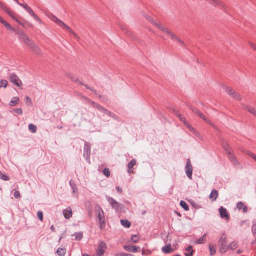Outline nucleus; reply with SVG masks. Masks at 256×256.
<instances>
[{"label":"nucleus","mask_w":256,"mask_h":256,"mask_svg":"<svg viewBox=\"0 0 256 256\" xmlns=\"http://www.w3.org/2000/svg\"><path fill=\"white\" fill-rule=\"evenodd\" d=\"M18 35L20 38L22 40L26 46L32 52L40 56L43 55L42 52L40 48L22 30L18 32Z\"/></svg>","instance_id":"obj_1"},{"label":"nucleus","mask_w":256,"mask_h":256,"mask_svg":"<svg viewBox=\"0 0 256 256\" xmlns=\"http://www.w3.org/2000/svg\"><path fill=\"white\" fill-rule=\"evenodd\" d=\"M95 212L100 220V228L102 229L105 226L106 222L104 212L102 209L99 206H96L95 207Z\"/></svg>","instance_id":"obj_2"},{"label":"nucleus","mask_w":256,"mask_h":256,"mask_svg":"<svg viewBox=\"0 0 256 256\" xmlns=\"http://www.w3.org/2000/svg\"><path fill=\"white\" fill-rule=\"evenodd\" d=\"M226 240V236L224 234L222 236L218 241L219 251L222 254L226 253L228 250V246L227 245Z\"/></svg>","instance_id":"obj_3"},{"label":"nucleus","mask_w":256,"mask_h":256,"mask_svg":"<svg viewBox=\"0 0 256 256\" xmlns=\"http://www.w3.org/2000/svg\"><path fill=\"white\" fill-rule=\"evenodd\" d=\"M9 80H10V82H12L13 84L20 88V89L22 88V86H23L22 82L18 76L16 75L15 73H12L10 74V76H9Z\"/></svg>","instance_id":"obj_4"},{"label":"nucleus","mask_w":256,"mask_h":256,"mask_svg":"<svg viewBox=\"0 0 256 256\" xmlns=\"http://www.w3.org/2000/svg\"><path fill=\"white\" fill-rule=\"evenodd\" d=\"M19 5L24 8L27 12L34 18L40 24H42V20L26 4H19Z\"/></svg>","instance_id":"obj_5"},{"label":"nucleus","mask_w":256,"mask_h":256,"mask_svg":"<svg viewBox=\"0 0 256 256\" xmlns=\"http://www.w3.org/2000/svg\"><path fill=\"white\" fill-rule=\"evenodd\" d=\"M91 155V146L90 144L88 142H86L84 146V156L86 160L89 163H90V158Z\"/></svg>","instance_id":"obj_6"},{"label":"nucleus","mask_w":256,"mask_h":256,"mask_svg":"<svg viewBox=\"0 0 256 256\" xmlns=\"http://www.w3.org/2000/svg\"><path fill=\"white\" fill-rule=\"evenodd\" d=\"M0 22L2 23L8 30L15 32L16 34H18V32L21 30L18 28H12L8 22H6L1 16H0Z\"/></svg>","instance_id":"obj_7"},{"label":"nucleus","mask_w":256,"mask_h":256,"mask_svg":"<svg viewBox=\"0 0 256 256\" xmlns=\"http://www.w3.org/2000/svg\"><path fill=\"white\" fill-rule=\"evenodd\" d=\"M210 4L214 6L218 7L219 8L224 10L225 12L226 11V5L220 0H210Z\"/></svg>","instance_id":"obj_8"},{"label":"nucleus","mask_w":256,"mask_h":256,"mask_svg":"<svg viewBox=\"0 0 256 256\" xmlns=\"http://www.w3.org/2000/svg\"><path fill=\"white\" fill-rule=\"evenodd\" d=\"M228 158L231 164L235 167H239L240 164L234 154V152H228Z\"/></svg>","instance_id":"obj_9"},{"label":"nucleus","mask_w":256,"mask_h":256,"mask_svg":"<svg viewBox=\"0 0 256 256\" xmlns=\"http://www.w3.org/2000/svg\"><path fill=\"white\" fill-rule=\"evenodd\" d=\"M107 248L106 244L104 242H100L96 250L98 256H103Z\"/></svg>","instance_id":"obj_10"},{"label":"nucleus","mask_w":256,"mask_h":256,"mask_svg":"<svg viewBox=\"0 0 256 256\" xmlns=\"http://www.w3.org/2000/svg\"><path fill=\"white\" fill-rule=\"evenodd\" d=\"M11 18H12L14 20H15L20 25L22 26L24 28H26L25 24H26V22H24V21L26 20L22 19L20 16H17L15 12L12 15Z\"/></svg>","instance_id":"obj_11"},{"label":"nucleus","mask_w":256,"mask_h":256,"mask_svg":"<svg viewBox=\"0 0 256 256\" xmlns=\"http://www.w3.org/2000/svg\"><path fill=\"white\" fill-rule=\"evenodd\" d=\"M186 174L187 176H192L193 167L191 164L190 159H188L185 167Z\"/></svg>","instance_id":"obj_12"},{"label":"nucleus","mask_w":256,"mask_h":256,"mask_svg":"<svg viewBox=\"0 0 256 256\" xmlns=\"http://www.w3.org/2000/svg\"><path fill=\"white\" fill-rule=\"evenodd\" d=\"M200 118L203 120L206 124L212 126L215 130H218V128L209 119H208L202 112H200L197 115Z\"/></svg>","instance_id":"obj_13"},{"label":"nucleus","mask_w":256,"mask_h":256,"mask_svg":"<svg viewBox=\"0 0 256 256\" xmlns=\"http://www.w3.org/2000/svg\"><path fill=\"white\" fill-rule=\"evenodd\" d=\"M108 202H110V204H111L112 207L116 209V210H119L122 208V205L119 204L118 202H117L116 200H115L114 199L108 198Z\"/></svg>","instance_id":"obj_14"},{"label":"nucleus","mask_w":256,"mask_h":256,"mask_svg":"<svg viewBox=\"0 0 256 256\" xmlns=\"http://www.w3.org/2000/svg\"><path fill=\"white\" fill-rule=\"evenodd\" d=\"M219 212L222 218H224L226 220H230V216L226 208L222 206L220 208Z\"/></svg>","instance_id":"obj_15"},{"label":"nucleus","mask_w":256,"mask_h":256,"mask_svg":"<svg viewBox=\"0 0 256 256\" xmlns=\"http://www.w3.org/2000/svg\"><path fill=\"white\" fill-rule=\"evenodd\" d=\"M124 248L126 250L131 252H140V248L136 246H125Z\"/></svg>","instance_id":"obj_16"},{"label":"nucleus","mask_w":256,"mask_h":256,"mask_svg":"<svg viewBox=\"0 0 256 256\" xmlns=\"http://www.w3.org/2000/svg\"><path fill=\"white\" fill-rule=\"evenodd\" d=\"M0 8L4 10L10 17L12 16V15L14 13V12L12 11L2 2L0 5Z\"/></svg>","instance_id":"obj_17"},{"label":"nucleus","mask_w":256,"mask_h":256,"mask_svg":"<svg viewBox=\"0 0 256 256\" xmlns=\"http://www.w3.org/2000/svg\"><path fill=\"white\" fill-rule=\"evenodd\" d=\"M136 161L135 159L132 160L128 164V172L130 174H134L133 170H132L134 166L136 164Z\"/></svg>","instance_id":"obj_18"},{"label":"nucleus","mask_w":256,"mask_h":256,"mask_svg":"<svg viewBox=\"0 0 256 256\" xmlns=\"http://www.w3.org/2000/svg\"><path fill=\"white\" fill-rule=\"evenodd\" d=\"M240 151L242 153L248 155L250 158H252L256 162V154H255L254 153H252L251 152H250V150L244 149V148H241Z\"/></svg>","instance_id":"obj_19"},{"label":"nucleus","mask_w":256,"mask_h":256,"mask_svg":"<svg viewBox=\"0 0 256 256\" xmlns=\"http://www.w3.org/2000/svg\"><path fill=\"white\" fill-rule=\"evenodd\" d=\"M240 151L242 153L248 155L250 158H252L256 162V154H255L254 153H252L251 152H250V150L244 149V148H241Z\"/></svg>","instance_id":"obj_20"},{"label":"nucleus","mask_w":256,"mask_h":256,"mask_svg":"<svg viewBox=\"0 0 256 256\" xmlns=\"http://www.w3.org/2000/svg\"><path fill=\"white\" fill-rule=\"evenodd\" d=\"M75 81H76V82L78 84L82 85V86H84L87 90H88L92 92L95 95L98 96L97 91L96 90H95L93 88L88 86L86 84H84L83 82H81L78 80H75Z\"/></svg>","instance_id":"obj_21"},{"label":"nucleus","mask_w":256,"mask_h":256,"mask_svg":"<svg viewBox=\"0 0 256 256\" xmlns=\"http://www.w3.org/2000/svg\"><path fill=\"white\" fill-rule=\"evenodd\" d=\"M158 28L162 32L168 34L169 36H170V35L172 34L173 32L170 29L164 26L162 24H158Z\"/></svg>","instance_id":"obj_22"},{"label":"nucleus","mask_w":256,"mask_h":256,"mask_svg":"<svg viewBox=\"0 0 256 256\" xmlns=\"http://www.w3.org/2000/svg\"><path fill=\"white\" fill-rule=\"evenodd\" d=\"M158 28L162 32L168 34L169 36H170V35L172 34L173 32L170 29L164 26L162 24H158Z\"/></svg>","instance_id":"obj_23"},{"label":"nucleus","mask_w":256,"mask_h":256,"mask_svg":"<svg viewBox=\"0 0 256 256\" xmlns=\"http://www.w3.org/2000/svg\"><path fill=\"white\" fill-rule=\"evenodd\" d=\"M170 36L172 40H176L182 46H186L184 42L174 32L172 33V34L170 35Z\"/></svg>","instance_id":"obj_24"},{"label":"nucleus","mask_w":256,"mask_h":256,"mask_svg":"<svg viewBox=\"0 0 256 256\" xmlns=\"http://www.w3.org/2000/svg\"><path fill=\"white\" fill-rule=\"evenodd\" d=\"M63 214L66 219L70 218L72 215V210L70 208H68L63 212Z\"/></svg>","instance_id":"obj_25"},{"label":"nucleus","mask_w":256,"mask_h":256,"mask_svg":"<svg viewBox=\"0 0 256 256\" xmlns=\"http://www.w3.org/2000/svg\"><path fill=\"white\" fill-rule=\"evenodd\" d=\"M218 196V192L216 190H213L210 196V199L211 201H215Z\"/></svg>","instance_id":"obj_26"},{"label":"nucleus","mask_w":256,"mask_h":256,"mask_svg":"<svg viewBox=\"0 0 256 256\" xmlns=\"http://www.w3.org/2000/svg\"><path fill=\"white\" fill-rule=\"evenodd\" d=\"M20 101L18 97L16 96L12 98L11 101L10 102V106H14L16 105Z\"/></svg>","instance_id":"obj_27"},{"label":"nucleus","mask_w":256,"mask_h":256,"mask_svg":"<svg viewBox=\"0 0 256 256\" xmlns=\"http://www.w3.org/2000/svg\"><path fill=\"white\" fill-rule=\"evenodd\" d=\"M162 251L165 254H169L173 252L174 250L172 248L170 245H168L162 248Z\"/></svg>","instance_id":"obj_28"},{"label":"nucleus","mask_w":256,"mask_h":256,"mask_svg":"<svg viewBox=\"0 0 256 256\" xmlns=\"http://www.w3.org/2000/svg\"><path fill=\"white\" fill-rule=\"evenodd\" d=\"M187 252L185 253L186 256H192L194 250L192 249V246H190L186 248Z\"/></svg>","instance_id":"obj_29"},{"label":"nucleus","mask_w":256,"mask_h":256,"mask_svg":"<svg viewBox=\"0 0 256 256\" xmlns=\"http://www.w3.org/2000/svg\"><path fill=\"white\" fill-rule=\"evenodd\" d=\"M245 109L249 112L256 116V108L249 106H246Z\"/></svg>","instance_id":"obj_30"},{"label":"nucleus","mask_w":256,"mask_h":256,"mask_svg":"<svg viewBox=\"0 0 256 256\" xmlns=\"http://www.w3.org/2000/svg\"><path fill=\"white\" fill-rule=\"evenodd\" d=\"M237 208L240 210L242 209L243 212L244 213L248 211L246 206H245L244 204L242 202H241L238 203V204H237Z\"/></svg>","instance_id":"obj_31"},{"label":"nucleus","mask_w":256,"mask_h":256,"mask_svg":"<svg viewBox=\"0 0 256 256\" xmlns=\"http://www.w3.org/2000/svg\"><path fill=\"white\" fill-rule=\"evenodd\" d=\"M209 249L210 251V254L211 256H214L216 253V246L212 244H210L209 245Z\"/></svg>","instance_id":"obj_32"},{"label":"nucleus","mask_w":256,"mask_h":256,"mask_svg":"<svg viewBox=\"0 0 256 256\" xmlns=\"http://www.w3.org/2000/svg\"><path fill=\"white\" fill-rule=\"evenodd\" d=\"M185 126L189 130L193 132L194 134H198V132L188 122L186 124Z\"/></svg>","instance_id":"obj_33"},{"label":"nucleus","mask_w":256,"mask_h":256,"mask_svg":"<svg viewBox=\"0 0 256 256\" xmlns=\"http://www.w3.org/2000/svg\"><path fill=\"white\" fill-rule=\"evenodd\" d=\"M238 247V244L236 242H234L228 245V250H234Z\"/></svg>","instance_id":"obj_34"},{"label":"nucleus","mask_w":256,"mask_h":256,"mask_svg":"<svg viewBox=\"0 0 256 256\" xmlns=\"http://www.w3.org/2000/svg\"><path fill=\"white\" fill-rule=\"evenodd\" d=\"M120 222L122 226L125 228H129L131 226L130 222L128 220H120Z\"/></svg>","instance_id":"obj_35"},{"label":"nucleus","mask_w":256,"mask_h":256,"mask_svg":"<svg viewBox=\"0 0 256 256\" xmlns=\"http://www.w3.org/2000/svg\"><path fill=\"white\" fill-rule=\"evenodd\" d=\"M225 90L226 92H228L232 97L234 96V95L236 94L235 91L231 88L226 87Z\"/></svg>","instance_id":"obj_36"},{"label":"nucleus","mask_w":256,"mask_h":256,"mask_svg":"<svg viewBox=\"0 0 256 256\" xmlns=\"http://www.w3.org/2000/svg\"><path fill=\"white\" fill-rule=\"evenodd\" d=\"M147 19L150 22H152V24L156 26L158 28V24H162L160 23H158L157 22L156 20H154L152 17H150V16H148L147 18Z\"/></svg>","instance_id":"obj_37"},{"label":"nucleus","mask_w":256,"mask_h":256,"mask_svg":"<svg viewBox=\"0 0 256 256\" xmlns=\"http://www.w3.org/2000/svg\"><path fill=\"white\" fill-rule=\"evenodd\" d=\"M56 252L59 256H63L66 254V250L65 248H58Z\"/></svg>","instance_id":"obj_38"},{"label":"nucleus","mask_w":256,"mask_h":256,"mask_svg":"<svg viewBox=\"0 0 256 256\" xmlns=\"http://www.w3.org/2000/svg\"><path fill=\"white\" fill-rule=\"evenodd\" d=\"M8 84L6 80H2L0 81V88H6Z\"/></svg>","instance_id":"obj_39"},{"label":"nucleus","mask_w":256,"mask_h":256,"mask_svg":"<svg viewBox=\"0 0 256 256\" xmlns=\"http://www.w3.org/2000/svg\"><path fill=\"white\" fill-rule=\"evenodd\" d=\"M180 205L185 210L188 211L189 210V206L185 202L181 201Z\"/></svg>","instance_id":"obj_40"},{"label":"nucleus","mask_w":256,"mask_h":256,"mask_svg":"<svg viewBox=\"0 0 256 256\" xmlns=\"http://www.w3.org/2000/svg\"><path fill=\"white\" fill-rule=\"evenodd\" d=\"M140 238L137 235H133L132 236L131 242L134 244H136L138 242Z\"/></svg>","instance_id":"obj_41"},{"label":"nucleus","mask_w":256,"mask_h":256,"mask_svg":"<svg viewBox=\"0 0 256 256\" xmlns=\"http://www.w3.org/2000/svg\"><path fill=\"white\" fill-rule=\"evenodd\" d=\"M52 20L55 22L56 23L58 26H62V24L64 23V22H62V20H59L58 18L56 17V16H54V18L52 19Z\"/></svg>","instance_id":"obj_42"},{"label":"nucleus","mask_w":256,"mask_h":256,"mask_svg":"<svg viewBox=\"0 0 256 256\" xmlns=\"http://www.w3.org/2000/svg\"><path fill=\"white\" fill-rule=\"evenodd\" d=\"M206 234H204L202 238H199L196 244H203L204 242V241L206 240Z\"/></svg>","instance_id":"obj_43"},{"label":"nucleus","mask_w":256,"mask_h":256,"mask_svg":"<svg viewBox=\"0 0 256 256\" xmlns=\"http://www.w3.org/2000/svg\"><path fill=\"white\" fill-rule=\"evenodd\" d=\"M29 130L32 132L35 133L36 132L37 128L36 126L33 124H30L28 126Z\"/></svg>","instance_id":"obj_44"},{"label":"nucleus","mask_w":256,"mask_h":256,"mask_svg":"<svg viewBox=\"0 0 256 256\" xmlns=\"http://www.w3.org/2000/svg\"><path fill=\"white\" fill-rule=\"evenodd\" d=\"M221 143L222 147L224 149L226 147H228L229 144L226 140L222 139L221 140Z\"/></svg>","instance_id":"obj_45"},{"label":"nucleus","mask_w":256,"mask_h":256,"mask_svg":"<svg viewBox=\"0 0 256 256\" xmlns=\"http://www.w3.org/2000/svg\"><path fill=\"white\" fill-rule=\"evenodd\" d=\"M98 110H99L100 111H101L104 114H106V112L108 111V110L107 109L102 107L100 105V106H98Z\"/></svg>","instance_id":"obj_46"},{"label":"nucleus","mask_w":256,"mask_h":256,"mask_svg":"<svg viewBox=\"0 0 256 256\" xmlns=\"http://www.w3.org/2000/svg\"><path fill=\"white\" fill-rule=\"evenodd\" d=\"M103 174L105 176H110V172L108 168H105L103 170Z\"/></svg>","instance_id":"obj_47"},{"label":"nucleus","mask_w":256,"mask_h":256,"mask_svg":"<svg viewBox=\"0 0 256 256\" xmlns=\"http://www.w3.org/2000/svg\"><path fill=\"white\" fill-rule=\"evenodd\" d=\"M224 150L228 154V152L232 153L234 152V150L232 148L230 147V145H228V147H226L224 148Z\"/></svg>","instance_id":"obj_48"},{"label":"nucleus","mask_w":256,"mask_h":256,"mask_svg":"<svg viewBox=\"0 0 256 256\" xmlns=\"http://www.w3.org/2000/svg\"><path fill=\"white\" fill-rule=\"evenodd\" d=\"M190 108L194 114H196V115H198V114L200 112L197 108L193 106L190 107Z\"/></svg>","instance_id":"obj_49"},{"label":"nucleus","mask_w":256,"mask_h":256,"mask_svg":"<svg viewBox=\"0 0 256 256\" xmlns=\"http://www.w3.org/2000/svg\"><path fill=\"white\" fill-rule=\"evenodd\" d=\"M190 108L194 114H196V115H198V114L200 112L197 108L193 106L190 107Z\"/></svg>","instance_id":"obj_50"},{"label":"nucleus","mask_w":256,"mask_h":256,"mask_svg":"<svg viewBox=\"0 0 256 256\" xmlns=\"http://www.w3.org/2000/svg\"><path fill=\"white\" fill-rule=\"evenodd\" d=\"M14 112L18 115H22L23 114L22 110V108H16L14 109Z\"/></svg>","instance_id":"obj_51"},{"label":"nucleus","mask_w":256,"mask_h":256,"mask_svg":"<svg viewBox=\"0 0 256 256\" xmlns=\"http://www.w3.org/2000/svg\"><path fill=\"white\" fill-rule=\"evenodd\" d=\"M74 236H76V240H80L82 238V234L80 233H76L74 234Z\"/></svg>","instance_id":"obj_52"},{"label":"nucleus","mask_w":256,"mask_h":256,"mask_svg":"<svg viewBox=\"0 0 256 256\" xmlns=\"http://www.w3.org/2000/svg\"><path fill=\"white\" fill-rule=\"evenodd\" d=\"M37 215H38V218L40 219V220L41 222H42L43 219H44L43 213L42 212L40 211V212H38Z\"/></svg>","instance_id":"obj_53"},{"label":"nucleus","mask_w":256,"mask_h":256,"mask_svg":"<svg viewBox=\"0 0 256 256\" xmlns=\"http://www.w3.org/2000/svg\"><path fill=\"white\" fill-rule=\"evenodd\" d=\"M232 98L236 100H242V97H241L240 95L238 94H236H236L234 95Z\"/></svg>","instance_id":"obj_54"},{"label":"nucleus","mask_w":256,"mask_h":256,"mask_svg":"<svg viewBox=\"0 0 256 256\" xmlns=\"http://www.w3.org/2000/svg\"><path fill=\"white\" fill-rule=\"evenodd\" d=\"M61 27H62L66 29L68 31H70L71 30V28L67 26L66 24L64 23Z\"/></svg>","instance_id":"obj_55"},{"label":"nucleus","mask_w":256,"mask_h":256,"mask_svg":"<svg viewBox=\"0 0 256 256\" xmlns=\"http://www.w3.org/2000/svg\"><path fill=\"white\" fill-rule=\"evenodd\" d=\"M252 232L255 234H256V222H254L253 226H252Z\"/></svg>","instance_id":"obj_56"},{"label":"nucleus","mask_w":256,"mask_h":256,"mask_svg":"<svg viewBox=\"0 0 256 256\" xmlns=\"http://www.w3.org/2000/svg\"><path fill=\"white\" fill-rule=\"evenodd\" d=\"M115 256H132V255L126 253H120L116 254Z\"/></svg>","instance_id":"obj_57"},{"label":"nucleus","mask_w":256,"mask_h":256,"mask_svg":"<svg viewBox=\"0 0 256 256\" xmlns=\"http://www.w3.org/2000/svg\"><path fill=\"white\" fill-rule=\"evenodd\" d=\"M92 105L94 108L98 109V106H100V104H98L94 102H93L91 100V102L90 103Z\"/></svg>","instance_id":"obj_58"},{"label":"nucleus","mask_w":256,"mask_h":256,"mask_svg":"<svg viewBox=\"0 0 256 256\" xmlns=\"http://www.w3.org/2000/svg\"><path fill=\"white\" fill-rule=\"evenodd\" d=\"M14 198H18L20 197V194L19 192L16 191L14 194Z\"/></svg>","instance_id":"obj_59"},{"label":"nucleus","mask_w":256,"mask_h":256,"mask_svg":"<svg viewBox=\"0 0 256 256\" xmlns=\"http://www.w3.org/2000/svg\"><path fill=\"white\" fill-rule=\"evenodd\" d=\"M174 111L176 115L180 118V120L183 117L180 113H178L176 110H174Z\"/></svg>","instance_id":"obj_60"},{"label":"nucleus","mask_w":256,"mask_h":256,"mask_svg":"<svg viewBox=\"0 0 256 256\" xmlns=\"http://www.w3.org/2000/svg\"><path fill=\"white\" fill-rule=\"evenodd\" d=\"M250 44L251 46V48L255 51H256V44H254V43H252V42H250Z\"/></svg>","instance_id":"obj_61"},{"label":"nucleus","mask_w":256,"mask_h":256,"mask_svg":"<svg viewBox=\"0 0 256 256\" xmlns=\"http://www.w3.org/2000/svg\"><path fill=\"white\" fill-rule=\"evenodd\" d=\"M26 99L27 103L28 102L30 104H32V100L29 96H26Z\"/></svg>","instance_id":"obj_62"},{"label":"nucleus","mask_w":256,"mask_h":256,"mask_svg":"<svg viewBox=\"0 0 256 256\" xmlns=\"http://www.w3.org/2000/svg\"><path fill=\"white\" fill-rule=\"evenodd\" d=\"M112 118H113L114 119L118 120V121H119L120 120V118L116 114H113L112 115Z\"/></svg>","instance_id":"obj_63"},{"label":"nucleus","mask_w":256,"mask_h":256,"mask_svg":"<svg viewBox=\"0 0 256 256\" xmlns=\"http://www.w3.org/2000/svg\"><path fill=\"white\" fill-rule=\"evenodd\" d=\"M82 98L88 103H90V102H91L92 100L89 98L86 97V96H83Z\"/></svg>","instance_id":"obj_64"}]
</instances>
